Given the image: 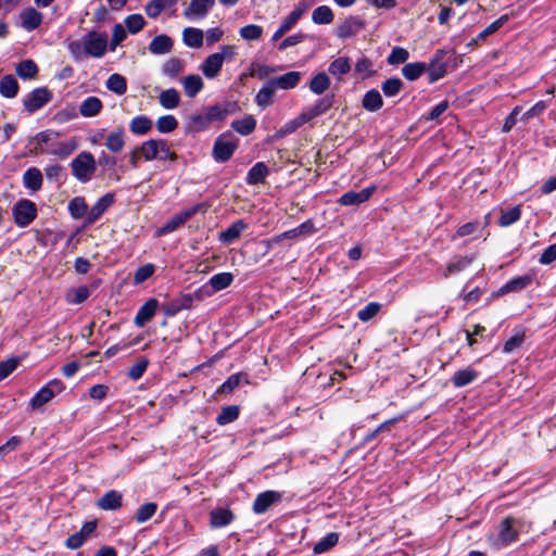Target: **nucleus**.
Instances as JSON below:
<instances>
[{
    "mask_svg": "<svg viewBox=\"0 0 556 556\" xmlns=\"http://www.w3.org/2000/svg\"><path fill=\"white\" fill-rule=\"evenodd\" d=\"M237 55V48L231 45H223L218 51L207 55L200 65V71L207 79L216 78L225 62L232 61Z\"/></svg>",
    "mask_w": 556,
    "mask_h": 556,
    "instance_id": "nucleus-1",
    "label": "nucleus"
},
{
    "mask_svg": "<svg viewBox=\"0 0 556 556\" xmlns=\"http://www.w3.org/2000/svg\"><path fill=\"white\" fill-rule=\"evenodd\" d=\"M528 531L527 523L515 517H507L498 526L495 535L491 536V542L494 546H506L517 541L519 533Z\"/></svg>",
    "mask_w": 556,
    "mask_h": 556,
    "instance_id": "nucleus-2",
    "label": "nucleus"
},
{
    "mask_svg": "<svg viewBox=\"0 0 556 556\" xmlns=\"http://www.w3.org/2000/svg\"><path fill=\"white\" fill-rule=\"evenodd\" d=\"M72 175L80 182H88L92 179L97 170V162L94 156L83 151L71 162Z\"/></svg>",
    "mask_w": 556,
    "mask_h": 556,
    "instance_id": "nucleus-3",
    "label": "nucleus"
},
{
    "mask_svg": "<svg viewBox=\"0 0 556 556\" xmlns=\"http://www.w3.org/2000/svg\"><path fill=\"white\" fill-rule=\"evenodd\" d=\"M239 144L238 138H236L230 131L223 132L219 135L213 146L212 155L218 163L227 162Z\"/></svg>",
    "mask_w": 556,
    "mask_h": 556,
    "instance_id": "nucleus-4",
    "label": "nucleus"
},
{
    "mask_svg": "<svg viewBox=\"0 0 556 556\" xmlns=\"http://www.w3.org/2000/svg\"><path fill=\"white\" fill-rule=\"evenodd\" d=\"M64 390V384L61 380L54 379L43 386L30 400L29 406L31 409H38L42 405L50 402L56 394Z\"/></svg>",
    "mask_w": 556,
    "mask_h": 556,
    "instance_id": "nucleus-5",
    "label": "nucleus"
},
{
    "mask_svg": "<svg viewBox=\"0 0 556 556\" xmlns=\"http://www.w3.org/2000/svg\"><path fill=\"white\" fill-rule=\"evenodd\" d=\"M14 222L20 227L28 226L37 215L36 204L29 200L18 201L12 208Z\"/></svg>",
    "mask_w": 556,
    "mask_h": 556,
    "instance_id": "nucleus-6",
    "label": "nucleus"
},
{
    "mask_svg": "<svg viewBox=\"0 0 556 556\" xmlns=\"http://www.w3.org/2000/svg\"><path fill=\"white\" fill-rule=\"evenodd\" d=\"M89 56L102 58L108 49V36L104 33L90 31L84 37Z\"/></svg>",
    "mask_w": 556,
    "mask_h": 556,
    "instance_id": "nucleus-7",
    "label": "nucleus"
},
{
    "mask_svg": "<svg viewBox=\"0 0 556 556\" xmlns=\"http://www.w3.org/2000/svg\"><path fill=\"white\" fill-rule=\"evenodd\" d=\"M51 99L50 90L45 87L36 88L24 100V108L29 114H33L50 102Z\"/></svg>",
    "mask_w": 556,
    "mask_h": 556,
    "instance_id": "nucleus-8",
    "label": "nucleus"
},
{
    "mask_svg": "<svg viewBox=\"0 0 556 556\" xmlns=\"http://www.w3.org/2000/svg\"><path fill=\"white\" fill-rule=\"evenodd\" d=\"M215 4V0H190L182 12L189 21L203 20Z\"/></svg>",
    "mask_w": 556,
    "mask_h": 556,
    "instance_id": "nucleus-9",
    "label": "nucleus"
},
{
    "mask_svg": "<svg viewBox=\"0 0 556 556\" xmlns=\"http://www.w3.org/2000/svg\"><path fill=\"white\" fill-rule=\"evenodd\" d=\"M364 27V22L357 16H349L337 27V36L346 39L358 34Z\"/></svg>",
    "mask_w": 556,
    "mask_h": 556,
    "instance_id": "nucleus-10",
    "label": "nucleus"
},
{
    "mask_svg": "<svg viewBox=\"0 0 556 556\" xmlns=\"http://www.w3.org/2000/svg\"><path fill=\"white\" fill-rule=\"evenodd\" d=\"M20 18L22 28L27 31H31L41 25L43 14L35 8H26L21 12Z\"/></svg>",
    "mask_w": 556,
    "mask_h": 556,
    "instance_id": "nucleus-11",
    "label": "nucleus"
},
{
    "mask_svg": "<svg viewBox=\"0 0 556 556\" xmlns=\"http://www.w3.org/2000/svg\"><path fill=\"white\" fill-rule=\"evenodd\" d=\"M375 190H376V187L371 186V187H367L358 192H356V191L345 192L340 197L339 203L341 205H345V206L364 203L372 195Z\"/></svg>",
    "mask_w": 556,
    "mask_h": 556,
    "instance_id": "nucleus-12",
    "label": "nucleus"
},
{
    "mask_svg": "<svg viewBox=\"0 0 556 556\" xmlns=\"http://www.w3.org/2000/svg\"><path fill=\"white\" fill-rule=\"evenodd\" d=\"M281 500V494L276 491H266L258 494L253 503L255 514H264L273 504Z\"/></svg>",
    "mask_w": 556,
    "mask_h": 556,
    "instance_id": "nucleus-13",
    "label": "nucleus"
},
{
    "mask_svg": "<svg viewBox=\"0 0 556 556\" xmlns=\"http://www.w3.org/2000/svg\"><path fill=\"white\" fill-rule=\"evenodd\" d=\"M332 106V99L330 97H324L319 99L315 104L305 108L301 114L304 121L309 122L313 118L326 113Z\"/></svg>",
    "mask_w": 556,
    "mask_h": 556,
    "instance_id": "nucleus-14",
    "label": "nucleus"
},
{
    "mask_svg": "<svg viewBox=\"0 0 556 556\" xmlns=\"http://www.w3.org/2000/svg\"><path fill=\"white\" fill-rule=\"evenodd\" d=\"M303 74L298 71H291L278 77L271 78L277 89H294L301 81Z\"/></svg>",
    "mask_w": 556,
    "mask_h": 556,
    "instance_id": "nucleus-15",
    "label": "nucleus"
},
{
    "mask_svg": "<svg viewBox=\"0 0 556 556\" xmlns=\"http://www.w3.org/2000/svg\"><path fill=\"white\" fill-rule=\"evenodd\" d=\"M174 40L165 34L155 36L149 43V51L152 54L160 55L169 53L173 50Z\"/></svg>",
    "mask_w": 556,
    "mask_h": 556,
    "instance_id": "nucleus-16",
    "label": "nucleus"
},
{
    "mask_svg": "<svg viewBox=\"0 0 556 556\" xmlns=\"http://www.w3.org/2000/svg\"><path fill=\"white\" fill-rule=\"evenodd\" d=\"M157 301L155 299L148 300L138 311L134 323L138 327H143L150 321L156 313Z\"/></svg>",
    "mask_w": 556,
    "mask_h": 556,
    "instance_id": "nucleus-17",
    "label": "nucleus"
},
{
    "mask_svg": "<svg viewBox=\"0 0 556 556\" xmlns=\"http://www.w3.org/2000/svg\"><path fill=\"white\" fill-rule=\"evenodd\" d=\"M122 502L123 494L111 490L97 501V506L103 510H116L122 507Z\"/></svg>",
    "mask_w": 556,
    "mask_h": 556,
    "instance_id": "nucleus-18",
    "label": "nucleus"
},
{
    "mask_svg": "<svg viewBox=\"0 0 556 556\" xmlns=\"http://www.w3.org/2000/svg\"><path fill=\"white\" fill-rule=\"evenodd\" d=\"M248 229V224L243 219H238L232 223L226 230L219 233V241L226 244L236 241L240 235Z\"/></svg>",
    "mask_w": 556,
    "mask_h": 556,
    "instance_id": "nucleus-19",
    "label": "nucleus"
},
{
    "mask_svg": "<svg viewBox=\"0 0 556 556\" xmlns=\"http://www.w3.org/2000/svg\"><path fill=\"white\" fill-rule=\"evenodd\" d=\"M125 130L122 127L115 128L110 131L105 137V147L113 153L121 152L125 147Z\"/></svg>",
    "mask_w": 556,
    "mask_h": 556,
    "instance_id": "nucleus-20",
    "label": "nucleus"
},
{
    "mask_svg": "<svg viewBox=\"0 0 556 556\" xmlns=\"http://www.w3.org/2000/svg\"><path fill=\"white\" fill-rule=\"evenodd\" d=\"M277 90L273 80H267L255 96L256 104L263 109L269 106Z\"/></svg>",
    "mask_w": 556,
    "mask_h": 556,
    "instance_id": "nucleus-21",
    "label": "nucleus"
},
{
    "mask_svg": "<svg viewBox=\"0 0 556 556\" xmlns=\"http://www.w3.org/2000/svg\"><path fill=\"white\" fill-rule=\"evenodd\" d=\"M114 197L108 193L100 198L97 203L88 212L87 220L89 224L94 223L100 216L113 204Z\"/></svg>",
    "mask_w": 556,
    "mask_h": 556,
    "instance_id": "nucleus-22",
    "label": "nucleus"
},
{
    "mask_svg": "<svg viewBox=\"0 0 556 556\" xmlns=\"http://www.w3.org/2000/svg\"><path fill=\"white\" fill-rule=\"evenodd\" d=\"M197 208L187 210L184 212H180L179 214L175 215L172 219H169L161 229L160 233H169L172 231H175L177 228H179L181 225H184L194 213Z\"/></svg>",
    "mask_w": 556,
    "mask_h": 556,
    "instance_id": "nucleus-23",
    "label": "nucleus"
},
{
    "mask_svg": "<svg viewBox=\"0 0 556 556\" xmlns=\"http://www.w3.org/2000/svg\"><path fill=\"white\" fill-rule=\"evenodd\" d=\"M204 34L202 29L195 27H186L182 30V41L184 43L193 49L201 48L203 45Z\"/></svg>",
    "mask_w": 556,
    "mask_h": 556,
    "instance_id": "nucleus-24",
    "label": "nucleus"
},
{
    "mask_svg": "<svg viewBox=\"0 0 556 556\" xmlns=\"http://www.w3.org/2000/svg\"><path fill=\"white\" fill-rule=\"evenodd\" d=\"M308 9L309 3L306 1H300L294 7L293 11L281 22L280 26L289 31Z\"/></svg>",
    "mask_w": 556,
    "mask_h": 556,
    "instance_id": "nucleus-25",
    "label": "nucleus"
},
{
    "mask_svg": "<svg viewBox=\"0 0 556 556\" xmlns=\"http://www.w3.org/2000/svg\"><path fill=\"white\" fill-rule=\"evenodd\" d=\"M102 108V101L98 97L91 96L81 102L79 112L84 117H93L101 112Z\"/></svg>",
    "mask_w": 556,
    "mask_h": 556,
    "instance_id": "nucleus-26",
    "label": "nucleus"
},
{
    "mask_svg": "<svg viewBox=\"0 0 556 556\" xmlns=\"http://www.w3.org/2000/svg\"><path fill=\"white\" fill-rule=\"evenodd\" d=\"M185 93L194 98L204 87L203 79L199 75H188L181 80Z\"/></svg>",
    "mask_w": 556,
    "mask_h": 556,
    "instance_id": "nucleus-27",
    "label": "nucleus"
},
{
    "mask_svg": "<svg viewBox=\"0 0 556 556\" xmlns=\"http://www.w3.org/2000/svg\"><path fill=\"white\" fill-rule=\"evenodd\" d=\"M479 374L472 367H466L458 370L452 377V382L456 388H463L473 382L478 378Z\"/></svg>",
    "mask_w": 556,
    "mask_h": 556,
    "instance_id": "nucleus-28",
    "label": "nucleus"
},
{
    "mask_svg": "<svg viewBox=\"0 0 556 556\" xmlns=\"http://www.w3.org/2000/svg\"><path fill=\"white\" fill-rule=\"evenodd\" d=\"M152 127V119L146 115H138L129 122V130L138 136L148 134Z\"/></svg>",
    "mask_w": 556,
    "mask_h": 556,
    "instance_id": "nucleus-29",
    "label": "nucleus"
},
{
    "mask_svg": "<svg viewBox=\"0 0 556 556\" xmlns=\"http://www.w3.org/2000/svg\"><path fill=\"white\" fill-rule=\"evenodd\" d=\"M161 140L162 139H150L141 143L139 151L144 161L150 162L159 157Z\"/></svg>",
    "mask_w": 556,
    "mask_h": 556,
    "instance_id": "nucleus-30",
    "label": "nucleus"
},
{
    "mask_svg": "<svg viewBox=\"0 0 556 556\" xmlns=\"http://www.w3.org/2000/svg\"><path fill=\"white\" fill-rule=\"evenodd\" d=\"M178 0H152L146 4L144 11L151 18H156L163 11L176 5Z\"/></svg>",
    "mask_w": 556,
    "mask_h": 556,
    "instance_id": "nucleus-31",
    "label": "nucleus"
},
{
    "mask_svg": "<svg viewBox=\"0 0 556 556\" xmlns=\"http://www.w3.org/2000/svg\"><path fill=\"white\" fill-rule=\"evenodd\" d=\"M159 102L165 110H174L180 103V94L174 88L163 90L159 96Z\"/></svg>",
    "mask_w": 556,
    "mask_h": 556,
    "instance_id": "nucleus-32",
    "label": "nucleus"
},
{
    "mask_svg": "<svg viewBox=\"0 0 556 556\" xmlns=\"http://www.w3.org/2000/svg\"><path fill=\"white\" fill-rule=\"evenodd\" d=\"M211 526L213 528H222L229 525L233 520V514L226 508H216L211 511Z\"/></svg>",
    "mask_w": 556,
    "mask_h": 556,
    "instance_id": "nucleus-33",
    "label": "nucleus"
},
{
    "mask_svg": "<svg viewBox=\"0 0 556 556\" xmlns=\"http://www.w3.org/2000/svg\"><path fill=\"white\" fill-rule=\"evenodd\" d=\"M23 182L27 189L33 191L40 190L42 186L41 172L36 167L28 168L23 175Z\"/></svg>",
    "mask_w": 556,
    "mask_h": 556,
    "instance_id": "nucleus-34",
    "label": "nucleus"
},
{
    "mask_svg": "<svg viewBox=\"0 0 556 556\" xmlns=\"http://www.w3.org/2000/svg\"><path fill=\"white\" fill-rule=\"evenodd\" d=\"M256 119L252 115H247L241 119L232 121L231 128L242 136H248L254 131Z\"/></svg>",
    "mask_w": 556,
    "mask_h": 556,
    "instance_id": "nucleus-35",
    "label": "nucleus"
},
{
    "mask_svg": "<svg viewBox=\"0 0 556 556\" xmlns=\"http://www.w3.org/2000/svg\"><path fill=\"white\" fill-rule=\"evenodd\" d=\"M267 175L268 167L265 163L258 162L248 172L245 180L248 185H257L263 182Z\"/></svg>",
    "mask_w": 556,
    "mask_h": 556,
    "instance_id": "nucleus-36",
    "label": "nucleus"
},
{
    "mask_svg": "<svg viewBox=\"0 0 556 556\" xmlns=\"http://www.w3.org/2000/svg\"><path fill=\"white\" fill-rule=\"evenodd\" d=\"M363 108L369 112H376L382 108L383 100L379 91L371 89L363 98Z\"/></svg>",
    "mask_w": 556,
    "mask_h": 556,
    "instance_id": "nucleus-37",
    "label": "nucleus"
},
{
    "mask_svg": "<svg viewBox=\"0 0 556 556\" xmlns=\"http://www.w3.org/2000/svg\"><path fill=\"white\" fill-rule=\"evenodd\" d=\"M473 262V256H459L452 260L445 269L444 277L453 274H458L466 269Z\"/></svg>",
    "mask_w": 556,
    "mask_h": 556,
    "instance_id": "nucleus-38",
    "label": "nucleus"
},
{
    "mask_svg": "<svg viewBox=\"0 0 556 556\" xmlns=\"http://www.w3.org/2000/svg\"><path fill=\"white\" fill-rule=\"evenodd\" d=\"M330 78L325 73L316 74L309 81V90L315 94H323L330 87Z\"/></svg>",
    "mask_w": 556,
    "mask_h": 556,
    "instance_id": "nucleus-39",
    "label": "nucleus"
},
{
    "mask_svg": "<svg viewBox=\"0 0 556 556\" xmlns=\"http://www.w3.org/2000/svg\"><path fill=\"white\" fill-rule=\"evenodd\" d=\"M230 104H215L204 109V113L207 115L208 121L212 123L225 119L230 113Z\"/></svg>",
    "mask_w": 556,
    "mask_h": 556,
    "instance_id": "nucleus-40",
    "label": "nucleus"
},
{
    "mask_svg": "<svg viewBox=\"0 0 556 556\" xmlns=\"http://www.w3.org/2000/svg\"><path fill=\"white\" fill-rule=\"evenodd\" d=\"M233 279L235 277L231 273H219L210 278L208 285L212 287L213 291L216 292L228 288Z\"/></svg>",
    "mask_w": 556,
    "mask_h": 556,
    "instance_id": "nucleus-41",
    "label": "nucleus"
},
{
    "mask_svg": "<svg viewBox=\"0 0 556 556\" xmlns=\"http://www.w3.org/2000/svg\"><path fill=\"white\" fill-rule=\"evenodd\" d=\"M184 61L178 58H170L163 64L162 73L163 75L175 79L184 71Z\"/></svg>",
    "mask_w": 556,
    "mask_h": 556,
    "instance_id": "nucleus-42",
    "label": "nucleus"
},
{
    "mask_svg": "<svg viewBox=\"0 0 556 556\" xmlns=\"http://www.w3.org/2000/svg\"><path fill=\"white\" fill-rule=\"evenodd\" d=\"M18 91V83L12 75H7L0 80V93L5 98H14Z\"/></svg>",
    "mask_w": 556,
    "mask_h": 556,
    "instance_id": "nucleus-43",
    "label": "nucleus"
},
{
    "mask_svg": "<svg viewBox=\"0 0 556 556\" xmlns=\"http://www.w3.org/2000/svg\"><path fill=\"white\" fill-rule=\"evenodd\" d=\"M105 86L110 91H112L118 96H122L127 91L126 79L121 74H112L108 78Z\"/></svg>",
    "mask_w": 556,
    "mask_h": 556,
    "instance_id": "nucleus-44",
    "label": "nucleus"
},
{
    "mask_svg": "<svg viewBox=\"0 0 556 556\" xmlns=\"http://www.w3.org/2000/svg\"><path fill=\"white\" fill-rule=\"evenodd\" d=\"M351 71V63L349 58L340 56L333 60L328 67V72L336 76L340 77L342 75L348 74Z\"/></svg>",
    "mask_w": 556,
    "mask_h": 556,
    "instance_id": "nucleus-45",
    "label": "nucleus"
},
{
    "mask_svg": "<svg viewBox=\"0 0 556 556\" xmlns=\"http://www.w3.org/2000/svg\"><path fill=\"white\" fill-rule=\"evenodd\" d=\"M333 12L328 5H320L312 13V21L315 24H330L333 21Z\"/></svg>",
    "mask_w": 556,
    "mask_h": 556,
    "instance_id": "nucleus-46",
    "label": "nucleus"
},
{
    "mask_svg": "<svg viewBox=\"0 0 556 556\" xmlns=\"http://www.w3.org/2000/svg\"><path fill=\"white\" fill-rule=\"evenodd\" d=\"M521 216V207L519 205L514 206L509 210H501V216L498 225L501 227H508L519 220Z\"/></svg>",
    "mask_w": 556,
    "mask_h": 556,
    "instance_id": "nucleus-47",
    "label": "nucleus"
},
{
    "mask_svg": "<svg viewBox=\"0 0 556 556\" xmlns=\"http://www.w3.org/2000/svg\"><path fill=\"white\" fill-rule=\"evenodd\" d=\"M306 124V121L302 117L300 113L295 118L288 121L285 123L276 132L277 138H282L294 132L298 128Z\"/></svg>",
    "mask_w": 556,
    "mask_h": 556,
    "instance_id": "nucleus-48",
    "label": "nucleus"
},
{
    "mask_svg": "<svg viewBox=\"0 0 556 556\" xmlns=\"http://www.w3.org/2000/svg\"><path fill=\"white\" fill-rule=\"evenodd\" d=\"M76 142L74 140H68L54 144L50 150H48V153L65 159L66 156L72 154L76 150Z\"/></svg>",
    "mask_w": 556,
    "mask_h": 556,
    "instance_id": "nucleus-49",
    "label": "nucleus"
},
{
    "mask_svg": "<svg viewBox=\"0 0 556 556\" xmlns=\"http://www.w3.org/2000/svg\"><path fill=\"white\" fill-rule=\"evenodd\" d=\"M532 279L530 276H520L517 278H514L509 280L507 283H505L501 291L503 293L514 292V291H520L525 288H527L531 283Z\"/></svg>",
    "mask_w": 556,
    "mask_h": 556,
    "instance_id": "nucleus-50",
    "label": "nucleus"
},
{
    "mask_svg": "<svg viewBox=\"0 0 556 556\" xmlns=\"http://www.w3.org/2000/svg\"><path fill=\"white\" fill-rule=\"evenodd\" d=\"M278 71L276 66H269L266 64H261L253 62L250 66V76L256 77L258 79H265L269 77L271 74H275Z\"/></svg>",
    "mask_w": 556,
    "mask_h": 556,
    "instance_id": "nucleus-51",
    "label": "nucleus"
},
{
    "mask_svg": "<svg viewBox=\"0 0 556 556\" xmlns=\"http://www.w3.org/2000/svg\"><path fill=\"white\" fill-rule=\"evenodd\" d=\"M38 73V67L33 60H24L16 66V74L23 79L34 78Z\"/></svg>",
    "mask_w": 556,
    "mask_h": 556,
    "instance_id": "nucleus-52",
    "label": "nucleus"
},
{
    "mask_svg": "<svg viewBox=\"0 0 556 556\" xmlns=\"http://www.w3.org/2000/svg\"><path fill=\"white\" fill-rule=\"evenodd\" d=\"M239 416V408L236 405H230L223 407L218 416L216 417V422L220 426L230 424L235 421Z\"/></svg>",
    "mask_w": 556,
    "mask_h": 556,
    "instance_id": "nucleus-53",
    "label": "nucleus"
},
{
    "mask_svg": "<svg viewBox=\"0 0 556 556\" xmlns=\"http://www.w3.org/2000/svg\"><path fill=\"white\" fill-rule=\"evenodd\" d=\"M178 127V121L173 115H163L156 121V129L161 134H168Z\"/></svg>",
    "mask_w": 556,
    "mask_h": 556,
    "instance_id": "nucleus-54",
    "label": "nucleus"
},
{
    "mask_svg": "<svg viewBox=\"0 0 556 556\" xmlns=\"http://www.w3.org/2000/svg\"><path fill=\"white\" fill-rule=\"evenodd\" d=\"M240 37L245 41L258 40L263 35V28L260 25L249 24L240 28Z\"/></svg>",
    "mask_w": 556,
    "mask_h": 556,
    "instance_id": "nucleus-55",
    "label": "nucleus"
},
{
    "mask_svg": "<svg viewBox=\"0 0 556 556\" xmlns=\"http://www.w3.org/2000/svg\"><path fill=\"white\" fill-rule=\"evenodd\" d=\"M339 540V535L334 532L328 533L325 538H323L319 542H317L314 546L315 554H323L328 552L331 547H333Z\"/></svg>",
    "mask_w": 556,
    "mask_h": 556,
    "instance_id": "nucleus-56",
    "label": "nucleus"
},
{
    "mask_svg": "<svg viewBox=\"0 0 556 556\" xmlns=\"http://www.w3.org/2000/svg\"><path fill=\"white\" fill-rule=\"evenodd\" d=\"M426 65L421 62L408 63L402 68L403 76L408 80H415L425 72Z\"/></svg>",
    "mask_w": 556,
    "mask_h": 556,
    "instance_id": "nucleus-57",
    "label": "nucleus"
},
{
    "mask_svg": "<svg viewBox=\"0 0 556 556\" xmlns=\"http://www.w3.org/2000/svg\"><path fill=\"white\" fill-rule=\"evenodd\" d=\"M125 27L130 34H137L146 26V20L141 14H131L125 18Z\"/></svg>",
    "mask_w": 556,
    "mask_h": 556,
    "instance_id": "nucleus-58",
    "label": "nucleus"
},
{
    "mask_svg": "<svg viewBox=\"0 0 556 556\" xmlns=\"http://www.w3.org/2000/svg\"><path fill=\"white\" fill-rule=\"evenodd\" d=\"M157 505L155 503H146L141 505L135 515L137 522L142 523L148 521L156 511Z\"/></svg>",
    "mask_w": 556,
    "mask_h": 556,
    "instance_id": "nucleus-59",
    "label": "nucleus"
},
{
    "mask_svg": "<svg viewBox=\"0 0 556 556\" xmlns=\"http://www.w3.org/2000/svg\"><path fill=\"white\" fill-rule=\"evenodd\" d=\"M89 295L90 291L88 287L81 286L71 290L66 295V300L71 304H80L84 301H86L89 298Z\"/></svg>",
    "mask_w": 556,
    "mask_h": 556,
    "instance_id": "nucleus-60",
    "label": "nucleus"
},
{
    "mask_svg": "<svg viewBox=\"0 0 556 556\" xmlns=\"http://www.w3.org/2000/svg\"><path fill=\"white\" fill-rule=\"evenodd\" d=\"M67 48H68L72 56L76 61H81L86 56H89L84 38L81 40H74V41L68 42Z\"/></svg>",
    "mask_w": 556,
    "mask_h": 556,
    "instance_id": "nucleus-61",
    "label": "nucleus"
},
{
    "mask_svg": "<svg viewBox=\"0 0 556 556\" xmlns=\"http://www.w3.org/2000/svg\"><path fill=\"white\" fill-rule=\"evenodd\" d=\"M68 211L74 218H81L88 211L83 198H74L68 204Z\"/></svg>",
    "mask_w": 556,
    "mask_h": 556,
    "instance_id": "nucleus-62",
    "label": "nucleus"
},
{
    "mask_svg": "<svg viewBox=\"0 0 556 556\" xmlns=\"http://www.w3.org/2000/svg\"><path fill=\"white\" fill-rule=\"evenodd\" d=\"M403 87V83L400 78H389L382 83V91L387 97L396 96Z\"/></svg>",
    "mask_w": 556,
    "mask_h": 556,
    "instance_id": "nucleus-63",
    "label": "nucleus"
},
{
    "mask_svg": "<svg viewBox=\"0 0 556 556\" xmlns=\"http://www.w3.org/2000/svg\"><path fill=\"white\" fill-rule=\"evenodd\" d=\"M126 38L127 33L125 27L122 24L114 25L112 30V38L110 41V49L114 51L116 47H118Z\"/></svg>",
    "mask_w": 556,
    "mask_h": 556,
    "instance_id": "nucleus-64",
    "label": "nucleus"
}]
</instances>
